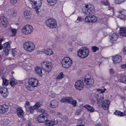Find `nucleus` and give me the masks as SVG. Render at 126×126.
Segmentation results:
<instances>
[{
  "label": "nucleus",
  "mask_w": 126,
  "mask_h": 126,
  "mask_svg": "<svg viewBox=\"0 0 126 126\" xmlns=\"http://www.w3.org/2000/svg\"><path fill=\"white\" fill-rule=\"evenodd\" d=\"M37 111L41 112L42 113L38 116V121L41 123H44L47 119V116H48L47 111L44 109H41L39 110H37Z\"/></svg>",
  "instance_id": "nucleus-1"
},
{
  "label": "nucleus",
  "mask_w": 126,
  "mask_h": 126,
  "mask_svg": "<svg viewBox=\"0 0 126 126\" xmlns=\"http://www.w3.org/2000/svg\"><path fill=\"white\" fill-rule=\"evenodd\" d=\"M23 47L26 51L29 52H32L35 48V45L34 43L30 41L25 42L23 44Z\"/></svg>",
  "instance_id": "nucleus-2"
},
{
  "label": "nucleus",
  "mask_w": 126,
  "mask_h": 126,
  "mask_svg": "<svg viewBox=\"0 0 126 126\" xmlns=\"http://www.w3.org/2000/svg\"><path fill=\"white\" fill-rule=\"evenodd\" d=\"M42 68L45 71L49 73L52 68V64L50 62L47 61H44L41 63Z\"/></svg>",
  "instance_id": "nucleus-3"
},
{
  "label": "nucleus",
  "mask_w": 126,
  "mask_h": 126,
  "mask_svg": "<svg viewBox=\"0 0 126 126\" xmlns=\"http://www.w3.org/2000/svg\"><path fill=\"white\" fill-rule=\"evenodd\" d=\"M83 10V12L85 14L89 15L92 14L94 12L95 9L94 6L91 4L86 5Z\"/></svg>",
  "instance_id": "nucleus-4"
},
{
  "label": "nucleus",
  "mask_w": 126,
  "mask_h": 126,
  "mask_svg": "<svg viewBox=\"0 0 126 126\" xmlns=\"http://www.w3.org/2000/svg\"><path fill=\"white\" fill-rule=\"evenodd\" d=\"M72 61L68 57H64L62 60V63L63 66L65 68H68L72 64Z\"/></svg>",
  "instance_id": "nucleus-5"
},
{
  "label": "nucleus",
  "mask_w": 126,
  "mask_h": 126,
  "mask_svg": "<svg viewBox=\"0 0 126 126\" xmlns=\"http://www.w3.org/2000/svg\"><path fill=\"white\" fill-rule=\"evenodd\" d=\"M31 3L33 6L35 5L34 8L37 14L39 13V9L41 7L42 5L41 0H31Z\"/></svg>",
  "instance_id": "nucleus-6"
},
{
  "label": "nucleus",
  "mask_w": 126,
  "mask_h": 126,
  "mask_svg": "<svg viewBox=\"0 0 126 126\" xmlns=\"http://www.w3.org/2000/svg\"><path fill=\"white\" fill-rule=\"evenodd\" d=\"M46 23L48 27L51 29L55 28L57 26L56 21L55 20L52 18L47 20Z\"/></svg>",
  "instance_id": "nucleus-7"
},
{
  "label": "nucleus",
  "mask_w": 126,
  "mask_h": 126,
  "mask_svg": "<svg viewBox=\"0 0 126 126\" xmlns=\"http://www.w3.org/2000/svg\"><path fill=\"white\" fill-rule=\"evenodd\" d=\"M29 83L30 85H28L27 88L28 90H30L31 86L32 87H36L38 85V80L36 79L33 78H30L29 79Z\"/></svg>",
  "instance_id": "nucleus-8"
},
{
  "label": "nucleus",
  "mask_w": 126,
  "mask_h": 126,
  "mask_svg": "<svg viewBox=\"0 0 126 126\" xmlns=\"http://www.w3.org/2000/svg\"><path fill=\"white\" fill-rule=\"evenodd\" d=\"M33 30V28L31 25H27L24 27L21 31L23 33L28 35L31 33Z\"/></svg>",
  "instance_id": "nucleus-9"
},
{
  "label": "nucleus",
  "mask_w": 126,
  "mask_h": 126,
  "mask_svg": "<svg viewBox=\"0 0 126 126\" xmlns=\"http://www.w3.org/2000/svg\"><path fill=\"white\" fill-rule=\"evenodd\" d=\"M84 86L83 82L81 80H79L76 82L74 86L76 90L80 91L83 89Z\"/></svg>",
  "instance_id": "nucleus-10"
},
{
  "label": "nucleus",
  "mask_w": 126,
  "mask_h": 126,
  "mask_svg": "<svg viewBox=\"0 0 126 126\" xmlns=\"http://www.w3.org/2000/svg\"><path fill=\"white\" fill-rule=\"evenodd\" d=\"M0 93L1 96L4 98H6L9 94V92L7 88H0Z\"/></svg>",
  "instance_id": "nucleus-11"
},
{
  "label": "nucleus",
  "mask_w": 126,
  "mask_h": 126,
  "mask_svg": "<svg viewBox=\"0 0 126 126\" xmlns=\"http://www.w3.org/2000/svg\"><path fill=\"white\" fill-rule=\"evenodd\" d=\"M84 81L86 84V87L88 88L90 87L94 82V79L92 78L88 79L85 78Z\"/></svg>",
  "instance_id": "nucleus-12"
},
{
  "label": "nucleus",
  "mask_w": 126,
  "mask_h": 126,
  "mask_svg": "<svg viewBox=\"0 0 126 126\" xmlns=\"http://www.w3.org/2000/svg\"><path fill=\"white\" fill-rule=\"evenodd\" d=\"M9 109V106L5 104H3L0 106V113H4L7 112Z\"/></svg>",
  "instance_id": "nucleus-13"
},
{
  "label": "nucleus",
  "mask_w": 126,
  "mask_h": 126,
  "mask_svg": "<svg viewBox=\"0 0 126 126\" xmlns=\"http://www.w3.org/2000/svg\"><path fill=\"white\" fill-rule=\"evenodd\" d=\"M110 102L108 100H105L103 101L101 104L102 108L104 110H107L109 108Z\"/></svg>",
  "instance_id": "nucleus-14"
},
{
  "label": "nucleus",
  "mask_w": 126,
  "mask_h": 126,
  "mask_svg": "<svg viewBox=\"0 0 126 126\" xmlns=\"http://www.w3.org/2000/svg\"><path fill=\"white\" fill-rule=\"evenodd\" d=\"M95 97L97 99V103L99 105L100 104V103H102L104 99L103 95L102 94L98 93L96 94Z\"/></svg>",
  "instance_id": "nucleus-15"
},
{
  "label": "nucleus",
  "mask_w": 126,
  "mask_h": 126,
  "mask_svg": "<svg viewBox=\"0 0 126 126\" xmlns=\"http://www.w3.org/2000/svg\"><path fill=\"white\" fill-rule=\"evenodd\" d=\"M118 17L121 19L126 18V11L123 10L118 11Z\"/></svg>",
  "instance_id": "nucleus-16"
},
{
  "label": "nucleus",
  "mask_w": 126,
  "mask_h": 126,
  "mask_svg": "<svg viewBox=\"0 0 126 126\" xmlns=\"http://www.w3.org/2000/svg\"><path fill=\"white\" fill-rule=\"evenodd\" d=\"M16 113L17 116L20 118H23L24 116L23 111L21 107H18L16 109Z\"/></svg>",
  "instance_id": "nucleus-17"
},
{
  "label": "nucleus",
  "mask_w": 126,
  "mask_h": 126,
  "mask_svg": "<svg viewBox=\"0 0 126 126\" xmlns=\"http://www.w3.org/2000/svg\"><path fill=\"white\" fill-rule=\"evenodd\" d=\"M112 59L114 63H119L121 62L122 57L121 56L118 55L113 56Z\"/></svg>",
  "instance_id": "nucleus-18"
},
{
  "label": "nucleus",
  "mask_w": 126,
  "mask_h": 126,
  "mask_svg": "<svg viewBox=\"0 0 126 126\" xmlns=\"http://www.w3.org/2000/svg\"><path fill=\"white\" fill-rule=\"evenodd\" d=\"M24 15L25 18L27 20L32 18V16L31 13L29 11L25 10L24 12Z\"/></svg>",
  "instance_id": "nucleus-19"
},
{
  "label": "nucleus",
  "mask_w": 126,
  "mask_h": 126,
  "mask_svg": "<svg viewBox=\"0 0 126 126\" xmlns=\"http://www.w3.org/2000/svg\"><path fill=\"white\" fill-rule=\"evenodd\" d=\"M58 123L57 120L55 121H53L50 120H47L46 122V125L48 126H53L55 124H57Z\"/></svg>",
  "instance_id": "nucleus-20"
},
{
  "label": "nucleus",
  "mask_w": 126,
  "mask_h": 126,
  "mask_svg": "<svg viewBox=\"0 0 126 126\" xmlns=\"http://www.w3.org/2000/svg\"><path fill=\"white\" fill-rule=\"evenodd\" d=\"M73 98L72 97H65L62 98L61 101L62 102L68 103L70 104Z\"/></svg>",
  "instance_id": "nucleus-21"
},
{
  "label": "nucleus",
  "mask_w": 126,
  "mask_h": 126,
  "mask_svg": "<svg viewBox=\"0 0 126 126\" xmlns=\"http://www.w3.org/2000/svg\"><path fill=\"white\" fill-rule=\"evenodd\" d=\"M82 51L83 54V56L84 58L87 57L89 55V51L88 48L86 47L82 48Z\"/></svg>",
  "instance_id": "nucleus-22"
},
{
  "label": "nucleus",
  "mask_w": 126,
  "mask_h": 126,
  "mask_svg": "<svg viewBox=\"0 0 126 126\" xmlns=\"http://www.w3.org/2000/svg\"><path fill=\"white\" fill-rule=\"evenodd\" d=\"M110 41L112 43H113L118 38V35L116 33H113L110 36Z\"/></svg>",
  "instance_id": "nucleus-23"
},
{
  "label": "nucleus",
  "mask_w": 126,
  "mask_h": 126,
  "mask_svg": "<svg viewBox=\"0 0 126 126\" xmlns=\"http://www.w3.org/2000/svg\"><path fill=\"white\" fill-rule=\"evenodd\" d=\"M58 106V103L55 100L52 101L50 103L49 107L51 108H57Z\"/></svg>",
  "instance_id": "nucleus-24"
},
{
  "label": "nucleus",
  "mask_w": 126,
  "mask_h": 126,
  "mask_svg": "<svg viewBox=\"0 0 126 126\" xmlns=\"http://www.w3.org/2000/svg\"><path fill=\"white\" fill-rule=\"evenodd\" d=\"M120 35L121 37L126 36V27L121 28H120Z\"/></svg>",
  "instance_id": "nucleus-25"
},
{
  "label": "nucleus",
  "mask_w": 126,
  "mask_h": 126,
  "mask_svg": "<svg viewBox=\"0 0 126 126\" xmlns=\"http://www.w3.org/2000/svg\"><path fill=\"white\" fill-rule=\"evenodd\" d=\"M35 70L36 73L39 76H42V69L38 66H37L35 67Z\"/></svg>",
  "instance_id": "nucleus-26"
},
{
  "label": "nucleus",
  "mask_w": 126,
  "mask_h": 126,
  "mask_svg": "<svg viewBox=\"0 0 126 126\" xmlns=\"http://www.w3.org/2000/svg\"><path fill=\"white\" fill-rule=\"evenodd\" d=\"M84 107L91 112H93L94 110V108L88 105H86L84 106Z\"/></svg>",
  "instance_id": "nucleus-27"
},
{
  "label": "nucleus",
  "mask_w": 126,
  "mask_h": 126,
  "mask_svg": "<svg viewBox=\"0 0 126 126\" xmlns=\"http://www.w3.org/2000/svg\"><path fill=\"white\" fill-rule=\"evenodd\" d=\"M1 22L2 24L3 25H6L7 24L8 20L4 16L1 17Z\"/></svg>",
  "instance_id": "nucleus-28"
},
{
  "label": "nucleus",
  "mask_w": 126,
  "mask_h": 126,
  "mask_svg": "<svg viewBox=\"0 0 126 126\" xmlns=\"http://www.w3.org/2000/svg\"><path fill=\"white\" fill-rule=\"evenodd\" d=\"M18 82L14 78L11 79L10 82V84L12 86H15V85L18 83Z\"/></svg>",
  "instance_id": "nucleus-29"
},
{
  "label": "nucleus",
  "mask_w": 126,
  "mask_h": 126,
  "mask_svg": "<svg viewBox=\"0 0 126 126\" xmlns=\"http://www.w3.org/2000/svg\"><path fill=\"white\" fill-rule=\"evenodd\" d=\"M119 81L126 83V76L122 75H120Z\"/></svg>",
  "instance_id": "nucleus-30"
},
{
  "label": "nucleus",
  "mask_w": 126,
  "mask_h": 126,
  "mask_svg": "<svg viewBox=\"0 0 126 126\" xmlns=\"http://www.w3.org/2000/svg\"><path fill=\"white\" fill-rule=\"evenodd\" d=\"M78 55V56L82 58H84V57H83L84 56H83V52L82 51V48L79 49L78 51L77 52Z\"/></svg>",
  "instance_id": "nucleus-31"
},
{
  "label": "nucleus",
  "mask_w": 126,
  "mask_h": 126,
  "mask_svg": "<svg viewBox=\"0 0 126 126\" xmlns=\"http://www.w3.org/2000/svg\"><path fill=\"white\" fill-rule=\"evenodd\" d=\"M1 78L3 80L2 85L3 86H7L8 84V80L6 79L4 76H2Z\"/></svg>",
  "instance_id": "nucleus-32"
},
{
  "label": "nucleus",
  "mask_w": 126,
  "mask_h": 126,
  "mask_svg": "<svg viewBox=\"0 0 126 126\" xmlns=\"http://www.w3.org/2000/svg\"><path fill=\"white\" fill-rule=\"evenodd\" d=\"M48 4L51 6L53 5L57 2V0H47Z\"/></svg>",
  "instance_id": "nucleus-33"
},
{
  "label": "nucleus",
  "mask_w": 126,
  "mask_h": 126,
  "mask_svg": "<svg viewBox=\"0 0 126 126\" xmlns=\"http://www.w3.org/2000/svg\"><path fill=\"white\" fill-rule=\"evenodd\" d=\"M64 76V75L63 74V73L61 72L60 73L58 76L56 77V79L58 80H60L63 78Z\"/></svg>",
  "instance_id": "nucleus-34"
},
{
  "label": "nucleus",
  "mask_w": 126,
  "mask_h": 126,
  "mask_svg": "<svg viewBox=\"0 0 126 126\" xmlns=\"http://www.w3.org/2000/svg\"><path fill=\"white\" fill-rule=\"evenodd\" d=\"M91 17V23L95 22H96L97 20V18L95 16H90Z\"/></svg>",
  "instance_id": "nucleus-35"
},
{
  "label": "nucleus",
  "mask_w": 126,
  "mask_h": 126,
  "mask_svg": "<svg viewBox=\"0 0 126 126\" xmlns=\"http://www.w3.org/2000/svg\"><path fill=\"white\" fill-rule=\"evenodd\" d=\"M115 115H117L121 116H123V113L117 110L114 112Z\"/></svg>",
  "instance_id": "nucleus-36"
},
{
  "label": "nucleus",
  "mask_w": 126,
  "mask_h": 126,
  "mask_svg": "<svg viewBox=\"0 0 126 126\" xmlns=\"http://www.w3.org/2000/svg\"><path fill=\"white\" fill-rule=\"evenodd\" d=\"M3 48H10V45L8 42H6L3 44Z\"/></svg>",
  "instance_id": "nucleus-37"
},
{
  "label": "nucleus",
  "mask_w": 126,
  "mask_h": 126,
  "mask_svg": "<svg viewBox=\"0 0 126 126\" xmlns=\"http://www.w3.org/2000/svg\"><path fill=\"white\" fill-rule=\"evenodd\" d=\"M85 21L88 23H91V17L90 16H87L86 17L85 19Z\"/></svg>",
  "instance_id": "nucleus-38"
},
{
  "label": "nucleus",
  "mask_w": 126,
  "mask_h": 126,
  "mask_svg": "<svg viewBox=\"0 0 126 126\" xmlns=\"http://www.w3.org/2000/svg\"><path fill=\"white\" fill-rule=\"evenodd\" d=\"M47 55H52L53 54V52L51 49H47Z\"/></svg>",
  "instance_id": "nucleus-39"
},
{
  "label": "nucleus",
  "mask_w": 126,
  "mask_h": 126,
  "mask_svg": "<svg viewBox=\"0 0 126 126\" xmlns=\"http://www.w3.org/2000/svg\"><path fill=\"white\" fill-rule=\"evenodd\" d=\"M11 31L12 33V35L11 36H15L16 33V29H12Z\"/></svg>",
  "instance_id": "nucleus-40"
},
{
  "label": "nucleus",
  "mask_w": 126,
  "mask_h": 126,
  "mask_svg": "<svg viewBox=\"0 0 126 126\" xmlns=\"http://www.w3.org/2000/svg\"><path fill=\"white\" fill-rule=\"evenodd\" d=\"M40 53H43L46 54V55H47V49L46 50L45 49H41L39 51H38Z\"/></svg>",
  "instance_id": "nucleus-41"
},
{
  "label": "nucleus",
  "mask_w": 126,
  "mask_h": 126,
  "mask_svg": "<svg viewBox=\"0 0 126 126\" xmlns=\"http://www.w3.org/2000/svg\"><path fill=\"white\" fill-rule=\"evenodd\" d=\"M33 107H34V109H36L37 110V111L38 110H39V109H41V108H39V104L38 103H36V104L34 106H32Z\"/></svg>",
  "instance_id": "nucleus-42"
},
{
  "label": "nucleus",
  "mask_w": 126,
  "mask_h": 126,
  "mask_svg": "<svg viewBox=\"0 0 126 126\" xmlns=\"http://www.w3.org/2000/svg\"><path fill=\"white\" fill-rule=\"evenodd\" d=\"M91 49L93 52H95L96 51L99 50V48L97 47L94 46L91 47Z\"/></svg>",
  "instance_id": "nucleus-43"
},
{
  "label": "nucleus",
  "mask_w": 126,
  "mask_h": 126,
  "mask_svg": "<svg viewBox=\"0 0 126 126\" xmlns=\"http://www.w3.org/2000/svg\"><path fill=\"white\" fill-rule=\"evenodd\" d=\"M101 3L103 5H108L109 4V2L107 0H104V1L102 0Z\"/></svg>",
  "instance_id": "nucleus-44"
},
{
  "label": "nucleus",
  "mask_w": 126,
  "mask_h": 126,
  "mask_svg": "<svg viewBox=\"0 0 126 126\" xmlns=\"http://www.w3.org/2000/svg\"><path fill=\"white\" fill-rule=\"evenodd\" d=\"M77 103V102L75 100H73V99L70 104H72L73 106L75 107L76 106Z\"/></svg>",
  "instance_id": "nucleus-45"
},
{
  "label": "nucleus",
  "mask_w": 126,
  "mask_h": 126,
  "mask_svg": "<svg viewBox=\"0 0 126 126\" xmlns=\"http://www.w3.org/2000/svg\"><path fill=\"white\" fill-rule=\"evenodd\" d=\"M12 14L11 15V16H15L16 15L17 12L15 10H12Z\"/></svg>",
  "instance_id": "nucleus-46"
},
{
  "label": "nucleus",
  "mask_w": 126,
  "mask_h": 126,
  "mask_svg": "<svg viewBox=\"0 0 126 126\" xmlns=\"http://www.w3.org/2000/svg\"><path fill=\"white\" fill-rule=\"evenodd\" d=\"M10 48H3L4 51L6 54H8Z\"/></svg>",
  "instance_id": "nucleus-47"
},
{
  "label": "nucleus",
  "mask_w": 126,
  "mask_h": 126,
  "mask_svg": "<svg viewBox=\"0 0 126 126\" xmlns=\"http://www.w3.org/2000/svg\"><path fill=\"white\" fill-rule=\"evenodd\" d=\"M83 20V19L81 17H78L77 20L76 21V22L78 23L82 22Z\"/></svg>",
  "instance_id": "nucleus-48"
},
{
  "label": "nucleus",
  "mask_w": 126,
  "mask_h": 126,
  "mask_svg": "<svg viewBox=\"0 0 126 126\" xmlns=\"http://www.w3.org/2000/svg\"><path fill=\"white\" fill-rule=\"evenodd\" d=\"M18 0H10V3L12 5H14L17 2Z\"/></svg>",
  "instance_id": "nucleus-49"
},
{
  "label": "nucleus",
  "mask_w": 126,
  "mask_h": 126,
  "mask_svg": "<svg viewBox=\"0 0 126 126\" xmlns=\"http://www.w3.org/2000/svg\"><path fill=\"white\" fill-rule=\"evenodd\" d=\"M6 13L8 15L10 16H11L12 14V10L10 9L8 10L7 11Z\"/></svg>",
  "instance_id": "nucleus-50"
},
{
  "label": "nucleus",
  "mask_w": 126,
  "mask_h": 126,
  "mask_svg": "<svg viewBox=\"0 0 126 126\" xmlns=\"http://www.w3.org/2000/svg\"><path fill=\"white\" fill-rule=\"evenodd\" d=\"M34 107L32 106L29 108V111L30 113H32L34 112Z\"/></svg>",
  "instance_id": "nucleus-51"
},
{
  "label": "nucleus",
  "mask_w": 126,
  "mask_h": 126,
  "mask_svg": "<svg viewBox=\"0 0 126 126\" xmlns=\"http://www.w3.org/2000/svg\"><path fill=\"white\" fill-rule=\"evenodd\" d=\"M0 123H3L4 124H5V122L6 121V119H4L3 120L2 119L1 117L0 118Z\"/></svg>",
  "instance_id": "nucleus-52"
},
{
  "label": "nucleus",
  "mask_w": 126,
  "mask_h": 126,
  "mask_svg": "<svg viewBox=\"0 0 126 126\" xmlns=\"http://www.w3.org/2000/svg\"><path fill=\"white\" fill-rule=\"evenodd\" d=\"M62 119L65 122L67 121L68 120L67 117L65 116H63V117Z\"/></svg>",
  "instance_id": "nucleus-53"
},
{
  "label": "nucleus",
  "mask_w": 126,
  "mask_h": 126,
  "mask_svg": "<svg viewBox=\"0 0 126 126\" xmlns=\"http://www.w3.org/2000/svg\"><path fill=\"white\" fill-rule=\"evenodd\" d=\"M109 72L110 74H113L114 73V71L113 69L111 68L110 69Z\"/></svg>",
  "instance_id": "nucleus-54"
},
{
  "label": "nucleus",
  "mask_w": 126,
  "mask_h": 126,
  "mask_svg": "<svg viewBox=\"0 0 126 126\" xmlns=\"http://www.w3.org/2000/svg\"><path fill=\"white\" fill-rule=\"evenodd\" d=\"M11 53L13 56H15L16 55L15 53L16 52V51L14 50V49H12V50L11 51Z\"/></svg>",
  "instance_id": "nucleus-55"
},
{
  "label": "nucleus",
  "mask_w": 126,
  "mask_h": 126,
  "mask_svg": "<svg viewBox=\"0 0 126 126\" xmlns=\"http://www.w3.org/2000/svg\"><path fill=\"white\" fill-rule=\"evenodd\" d=\"M114 2L116 4H120L121 3L120 0H115Z\"/></svg>",
  "instance_id": "nucleus-56"
},
{
  "label": "nucleus",
  "mask_w": 126,
  "mask_h": 126,
  "mask_svg": "<svg viewBox=\"0 0 126 126\" xmlns=\"http://www.w3.org/2000/svg\"><path fill=\"white\" fill-rule=\"evenodd\" d=\"M49 96L50 97L54 98L55 97V95L53 93H51L49 94Z\"/></svg>",
  "instance_id": "nucleus-57"
},
{
  "label": "nucleus",
  "mask_w": 126,
  "mask_h": 126,
  "mask_svg": "<svg viewBox=\"0 0 126 126\" xmlns=\"http://www.w3.org/2000/svg\"><path fill=\"white\" fill-rule=\"evenodd\" d=\"M30 105V103L28 101H26V104L25 105V107L26 108H27V106H29Z\"/></svg>",
  "instance_id": "nucleus-58"
},
{
  "label": "nucleus",
  "mask_w": 126,
  "mask_h": 126,
  "mask_svg": "<svg viewBox=\"0 0 126 126\" xmlns=\"http://www.w3.org/2000/svg\"><path fill=\"white\" fill-rule=\"evenodd\" d=\"M123 53L124 54L126 55V47H125L123 49Z\"/></svg>",
  "instance_id": "nucleus-59"
},
{
  "label": "nucleus",
  "mask_w": 126,
  "mask_h": 126,
  "mask_svg": "<svg viewBox=\"0 0 126 126\" xmlns=\"http://www.w3.org/2000/svg\"><path fill=\"white\" fill-rule=\"evenodd\" d=\"M121 67L122 68H126V64L121 65Z\"/></svg>",
  "instance_id": "nucleus-60"
},
{
  "label": "nucleus",
  "mask_w": 126,
  "mask_h": 126,
  "mask_svg": "<svg viewBox=\"0 0 126 126\" xmlns=\"http://www.w3.org/2000/svg\"><path fill=\"white\" fill-rule=\"evenodd\" d=\"M25 69L27 70H28L30 69L31 67L29 66H27L25 68Z\"/></svg>",
  "instance_id": "nucleus-61"
},
{
  "label": "nucleus",
  "mask_w": 126,
  "mask_h": 126,
  "mask_svg": "<svg viewBox=\"0 0 126 126\" xmlns=\"http://www.w3.org/2000/svg\"><path fill=\"white\" fill-rule=\"evenodd\" d=\"M82 119H80L78 120V123L79 124H80L82 123Z\"/></svg>",
  "instance_id": "nucleus-62"
},
{
  "label": "nucleus",
  "mask_w": 126,
  "mask_h": 126,
  "mask_svg": "<svg viewBox=\"0 0 126 126\" xmlns=\"http://www.w3.org/2000/svg\"><path fill=\"white\" fill-rule=\"evenodd\" d=\"M106 89H102V91L101 92V93H103L106 90Z\"/></svg>",
  "instance_id": "nucleus-63"
},
{
  "label": "nucleus",
  "mask_w": 126,
  "mask_h": 126,
  "mask_svg": "<svg viewBox=\"0 0 126 126\" xmlns=\"http://www.w3.org/2000/svg\"><path fill=\"white\" fill-rule=\"evenodd\" d=\"M73 49L72 48H70L69 49V51L70 52H71L72 51Z\"/></svg>",
  "instance_id": "nucleus-64"
}]
</instances>
